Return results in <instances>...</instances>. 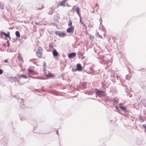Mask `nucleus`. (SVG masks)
I'll list each match as a JSON object with an SVG mask.
<instances>
[{"instance_id":"obj_12","label":"nucleus","mask_w":146,"mask_h":146,"mask_svg":"<svg viewBox=\"0 0 146 146\" xmlns=\"http://www.w3.org/2000/svg\"><path fill=\"white\" fill-rule=\"evenodd\" d=\"M58 53L55 50H54L53 52V54L54 56H57Z\"/></svg>"},{"instance_id":"obj_24","label":"nucleus","mask_w":146,"mask_h":146,"mask_svg":"<svg viewBox=\"0 0 146 146\" xmlns=\"http://www.w3.org/2000/svg\"><path fill=\"white\" fill-rule=\"evenodd\" d=\"M80 18V22L83 25H84V23L82 22L81 21V18Z\"/></svg>"},{"instance_id":"obj_23","label":"nucleus","mask_w":146,"mask_h":146,"mask_svg":"<svg viewBox=\"0 0 146 146\" xmlns=\"http://www.w3.org/2000/svg\"><path fill=\"white\" fill-rule=\"evenodd\" d=\"M28 71L29 72H32L33 71V70H31L29 68L28 69Z\"/></svg>"},{"instance_id":"obj_34","label":"nucleus","mask_w":146,"mask_h":146,"mask_svg":"<svg viewBox=\"0 0 146 146\" xmlns=\"http://www.w3.org/2000/svg\"><path fill=\"white\" fill-rule=\"evenodd\" d=\"M98 101H99V102H100V100H98Z\"/></svg>"},{"instance_id":"obj_10","label":"nucleus","mask_w":146,"mask_h":146,"mask_svg":"<svg viewBox=\"0 0 146 146\" xmlns=\"http://www.w3.org/2000/svg\"><path fill=\"white\" fill-rule=\"evenodd\" d=\"M119 107L122 110H123L124 111H125L126 110V107H125L121 105V104H120Z\"/></svg>"},{"instance_id":"obj_16","label":"nucleus","mask_w":146,"mask_h":146,"mask_svg":"<svg viewBox=\"0 0 146 146\" xmlns=\"http://www.w3.org/2000/svg\"><path fill=\"white\" fill-rule=\"evenodd\" d=\"M15 35L18 38H19L20 37V34L18 31H17L15 33Z\"/></svg>"},{"instance_id":"obj_31","label":"nucleus","mask_w":146,"mask_h":146,"mask_svg":"<svg viewBox=\"0 0 146 146\" xmlns=\"http://www.w3.org/2000/svg\"><path fill=\"white\" fill-rule=\"evenodd\" d=\"M56 133L57 134H58V131H56Z\"/></svg>"},{"instance_id":"obj_18","label":"nucleus","mask_w":146,"mask_h":146,"mask_svg":"<svg viewBox=\"0 0 146 146\" xmlns=\"http://www.w3.org/2000/svg\"><path fill=\"white\" fill-rule=\"evenodd\" d=\"M20 77H23L25 78H27V77L26 76H25V75H20V76H19V79H20Z\"/></svg>"},{"instance_id":"obj_17","label":"nucleus","mask_w":146,"mask_h":146,"mask_svg":"<svg viewBox=\"0 0 146 146\" xmlns=\"http://www.w3.org/2000/svg\"><path fill=\"white\" fill-rule=\"evenodd\" d=\"M40 5H38L37 6V9L38 10H41L43 8V6L41 5V7H40Z\"/></svg>"},{"instance_id":"obj_6","label":"nucleus","mask_w":146,"mask_h":146,"mask_svg":"<svg viewBox=\"0 0 146 146\" xmlns=\"http://www.w3.org/2000/svg\"><path fill=\"white\" fill-rule=\"evenodd\" d=\"M76 56V54L74 53H71L68 54V57L69 58H72Z\"/></svg>"},{"instance_id":"obj_5","label":"nucleus","mask_w":146,"mask_h":146,"mask_svg":"<svg viewBox=\"0 0 146 146\" xmlns=\"http://www.w3.org/2000/svg\"><path fill=\"white\" fill-rule=\"evenodd\" d=\"M94 91L96 95V96H98L100 97V91L97 89H94Z\"/></svg>"},{"instance_id":"obj_20","label":"nucleus","mask_w":146,"mask_h":146,"mask_svg":"<svg viewBox=\"0 0 146 146\" xmlns=\"http://www.w3.org/2000/svg\"><path fill=\"white\" fill-rule=\"evenodd\" d=\"M101 96H105V92L104 91H101Z\"/></svg>"},{"instance_id":"obj_30","label":"nucleus","mask_w":146,"mask_h":146,"mask_svg":"<svg viewBox=\"0 0 146 146\" xmlns=\"http://www.w3.org/2000/svg\"><path fill=\"white\" fill-rule=\"evenodd\" d=\"M7 43H8L7 46H9V41H7Z\"/></svg>"},{"instance_id":"obj_9","label":"nucleus","mask_w":146,"mask_h":146,"mask_svg":"<svg viewBox=\"0 0 146 146\" xmlns=\"http://www.w3.org/2000/svg\"><path fill=\"white\" fill-rule=\"evenodd\" d=\"M75 10L77 12V14L78 15L79 17L80 18H81V15L79 13V11H80V9L78 7H77L76 8V9H75Z\"/></svg>"},{"instance_id":"obj_3","label":"nucleus","mask_w":146,"mask_h":146,"mask_svg":"<svg viewBox=\"0 0 146 146\" xmlns=\"http://www.w3.org/2000/svg\"><path fill=\"white\" fill-rule=\"evenodd\" d=\"M74 27L72 26L68 28L67 30V32L69 33H72L74 31Z\"/></svg>"},{"instance_id":"obj_32","label":"nucleus","mask_w":146,"mask_h":146,"mask_svg":"<svg viewBox=\"0 0 146 146\" xmlns=\"http://www.w3.org/2000/svg\"><path fill=\"white\" fill-rule=\"evenodd\" d=\"M97 57V58H100V57Z\"/></svg>"},{"instance_id":"obj_8","label":"nucleus","mask_w":146,"mask_h":146,"mask_svg":"<svg viewBox=\"0 0 146 146\" xmlns=\"http://www.w3.org/2000/svg\"><path fill=\"white\" fill-rule=\"evenodd\" d=\"M18 58L19 60H20L21 62H23V58L22 57L21 55V54L19 53H18Z\"/></svg>"},{"instance_id":"obj_15","label":"nucleus","mask_w":146,"mask_h":146,"mask_svg":"<svg viewBox=\"0 0 146 146\" xmlns=\"http://www.w3.org/2000/svg\"><path fill=\"white\" fill-rule=\"evenodd\" d=\"M66 0H64L62 1L60 4V5L61 6H63L64 5V6H65L64 5L65 3L66 2Z\"/></svg>"},{"instance_id":"obj_29","label":"nucleus","mask_w":146,"mask_h":146,"mask_svg":"<svg viewBox=\"0 0 146 146\" xmlns=\"http://www.w3.org/2000/svg\"><path fill=\"white\" fill-rule=\"evenodd\" d=\"M5 62H7V60H4Z\"/></svg>"},{"instance_id":"obj_22","label":"nucleus","mask_w":146,"mask_h":146,"mask_svg":"<svg viewBox=\"0 0 146 146\" xmlns=\"http://www.w3.org/2000/svg\"><path fill=\"white\" fill-rule=\"evenodd\" d=\"M78 70H77V68H73L72 69V71L73 72H76Z\"/></svg>"},{"instance_id":"obj_25","label":"nucleus","mask_w":146,"mask_h":146,"mask_svg":"<svg viewBox=\"0 0 146 146\" xmlns=\"http://www.w3.org/2000/svg\"><path fill=\"white\" fill-rule=\"evenodd\" d=\"M43 65L44 66V67H45L46 66V62H43Z\"/></svg>"},{"instance_id":"obj_27","label":"nucleus","mask_w":146,"mask_h":146,"mask_svg":"<svg viewBox=\"0 0 146 146\" xmlns=\"http://www.w3.org/2000/svg\"><path fill=\"white\" fill-rule=\"evenodd\" d=\"M143 127H144L145 129H146V125H143Z\"/></svg>"},{"instance_id":"obj_19","label":"nucleus","mask_w":146,"mask_h":146,"mask_svg":"<svg viewBox=\"0 0 146 146\" xmlns=\"http://www.w3.org/2000/svg\"><path fill=\"white\" fill-rule=\"evenodd\" d=\"M97 30L96 31V36L97 37H100V35L99 34V33L98 32H97Z\"/></svg>"},{"instance_id":"obj_26","label":"nucleus","mask_w":146,"mask_h":146,"mask_svg":"<svg viewBox=\"0 0 146 146\" xmlns=\"http://www.w3.org/2000/svg\"><path fill=\"white\" fill-rule=\"evenodd\" d=\"M3 73V71L1 69L0 70V75L2 74Z\"/></svg>"},{"instance_id":"obj_33","label":"nucleus","mask_w":146,"mask_h":146,"mask_svg":"<svg viewBox=\"0 0 146 146\" xmlns=\"http://www.w3.org/2000/svg\"><path fill=\"white\" fill-rule=\"evenodd\" d=\"M99 53H99H99H98V55L99 54Z\"/></svg>"},{"instance_id":"obj_4","label":"nucleus","mask_w":146,"mask_h":146,"mask_svg":"<svg viewBox=\"0 0 146 146\" xmlns=\"http://www.w3.org/2000/svg\"><path fill=\"white\" fill-rule=\"evenodd\" d=\"M55 33L56 35H58L61 37H63L66 35L65 33L61 32H56Z\"/></svg>"},{"instance_id":"obj_1","label":"nucleus","mask_w":146,"mask_h":146,"mask_svg":"<svg viewBox=\"0 0 146 146\" xmlns=\"http://www.w3.org/2000/svg\"><path fill=\"white\" fill-rule=\"evenodd\" d=\"M43 50L42 48L40 46L38 47L37 51L36 52V55L37 57L39 58H41L42 55V52Z\"/></svg>"},{"instance_id":"obj_11","label":"nucleus","mask_w":146,"mask_h":146,"mask_svg":"<svg viewBox=\"0 0 146 146\" xmlns=\"http://www.w3.org/2000/svg\"><path fill=\"white\" fill-rule=\"evenodd\" d=\"M2 33L6 37H9L10 38V37L9 36V32H8L7 34H6V33L4 32H2Z\"/></svg>"},{"instance_id":"obj_2","label":"nucleus","mask_w":146,"mask_h":146,"mask_svg":"<svg viewBox=\"0 0 146 146\" xmlns=\"http://www.w3.org/2000/svg\"><path fill=\"white\" fill-rule=\"evenodd\" d=\"M10 81L12 82H17L19 83H20L19 80L16 77H10Z\"/></svg>"},{"instance_id":"obj_13","label":"nucleus","mask_w":146,"mask_h":146,"mask_svg":"<svg viewBox=\"0 0 146 146\" xmlns=\"http://www.w3.org/2000/svg\"><path fill=\"white\" fill-rule=\"evenodd\" d=\"M19 100L21 101V103H20V106L21 107V108H23V99H20L19 100Z\"/></svg>"},{"instance_id":"obj_7","label":"nucleus","mask_w":146,"mask_h":146,"mask_svg":"<svg viewBox=\"0 0 146 146\" xmlns=\"http://www.w3.org/2000/svg\"><path fill=\"white\" fill-rule=\"evenodd\" d=\"M77 70L79 71H81L82 70V67L81 64H77Z\"/></svg>"},{"instance_id":"obj_14","label":"nucleus","mask_w":146,"mask_h":146,"mask_svg":"<svg viewBox=\"0 0 146 146\" xmlns=\"http://www.w3.org/2000/svg\"><path fill=\"white\" fill-rule=\"evenodd\" d=\"M54 75L51 73H49L48 74L46 75V77H48L49 78H51L53 77Z\"/></svg>"},{"instance_id":"obj_28","label":"nucleus","mask_w":146,"mask_h":146,"mask_svg":"<svg viewBox=\"0 0 146 146\" xmlns=\"http://www.w3.org/2000/svg\"><path fill=\"white\" fill-rule=\"evenodd\" d=\"M75 7V6H74L72 8V9L71 10V11H73L74 10V8Z\"/></svg>"},{"instance_id":"obj_21","label":"nucleus","mask_w":146,"mask_h":146,"mask_svg":"<svg viewBox=\"0 0 146 146\" xmlns=\"http://www.w3.org/2000/svg\"><path fill=\"white\" fill-rule=\"evenodd\" d=\"M72 25V22L71 21H69V23H68V25L69 26H71Z\"/></svg>"}]
</instances>
